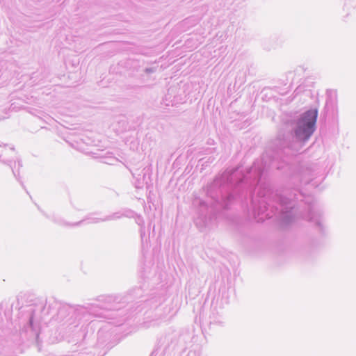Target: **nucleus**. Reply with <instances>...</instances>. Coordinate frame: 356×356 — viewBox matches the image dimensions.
I'll use <instances>...</instances> for the list:
<instances>
[{"instance_id": "1", "label": "nucleus", "mask_w": 356, "mask_h": 356, "mask_svg": "<svg viewBox=\"0 0 356 356\" xmlns=\"http://www.w3.org/2000/svg\"><path fill=\"white\" fill-rule=\"evenodd\" d=\"M317 117L318 109L314 108L289 120L273 142V154H264L245 173L236 167L217 176L207 186V195L213 200L212 207L215 203L226 209L234 200L246 199L248 195L250 210L257 222L277 216L283 224L291 222L295 218V201L302 195L296 188L273 192L270 184L261 180L270 166L282 168L275 165V160L296 154L302 149L316 129Z\"/></svg>"}, {"instance_id": "2", "label": "nucleus", "mask_w": 356, "mask_h": 356, "mask_svg": "<svg viewBox=\"0 0 356 356\" xmlns=\"http://www.w3.org/2000/svg\"><path fill=\"white\" fill-rule=\"evenodd\" d=\"M26 309L24 313L29 314V323L26 328V333L29 336V340L35 343L39 346L40 322L35 316L37 310L43 308V303L34 295H29L26 298Z\"/></svg>"}, {"instance_id": "3", "label": "nucleus", "mask_w": 356, "mask_h": 356, "mask_svg": "<svg viewBox=\"0 0 356 356\" xmlns=\"http://www.w3.org/2000/svg\"><path fill=\"white\" fill-rule=\"evenodd\" d=\"M303 219L314 222L316 226L321 229V214L318 211H316L313 204L307 206V212L301 215Z\"/></svg>"}, {"instance_id": "4", "label": "nucleus", "mask_w": 356, "mask_h": 356, "mask_svg": "<svg viewBox=\"0 0 356 356\" xmlns=\"http://www.w3.org/2000/svg\"><path fill=\"white\" fill-rule=\"evenodd\" d=\"M120 218V215L119 214V213H113L112 215L106 216V217H104L103 218H92L91 217H87L86 219L82 220L81 221H79V222L73 224L72 225L73 226L79 225L83 222H84L86 220H91L90 222L97 223V222H99L113 220H115V219H117V218Z\"/></svg>"}, {"instance_id": "5", "label": "nucleus", "mask_w": 356, "mask_h": 356, "mask_svg": "<svg viewBox=\"0 0 356 356\" xmlns=\"http://www.w3.org/2000/svg\"><path fill=\"white\" fill-rule=\"evenodd\" d=\"M210 218H208L204 213L202 211L200 213L199 217L196 219L195 223L197 226L200 227H205L207 226L209 223Z\"/></svg>"}, {"instance_id": "6", "label": "nucleus", "mask_w": 356, "mask_h": 356, "mask_svg": "<svg viewBox=\"0 0 356 356\" xmlns=\"http://www.w3.org/2000/svg\"><path fill=\"white\" fill-rule=\"evenodd\" d=\"M147 181L145 174L143 173L142 175V178L140 177L138 179L137 182L136 183V187L137 188H142L144 186L145 184H147Z\"/></svg>"}, {"instance_id": "7", "label": "nucleus", "mask_w": 356, "mask_h": 356, "mask_svg": "<svg viewBox=\"0 0 356 356\" xmlns=\"http://www.w3.org/2000/svg\"><path fill=\"white\" fill-rule=\"evenodd\" d=\"M118 161H119L116 157H115L112 155H110V156L104 157L103 162L106 164H108V165H115Z\"/></svg>"}, {"instance_id": "8", "label": "nucleus", "mask_w": 356, "mask_h": 356, "mask_svg": "<svg viewBox=\"0 0 356 356\" xmlns=\"http://www.w3.org/2000/svg\"><path fill=\"white\" fill-rule=\"evenodd\" d=\"M224 325H225V321L222 317L215 318L210 322V326H212V325L213 326H215V325L224 326Z\"/></svg>"}, {"instance_id": "9", "label": "nucleus", "mask_w": 356, "mask_h": 356, "mask_svg": "<svg viewBox=\"0 0 356 356\" xmlns=\"http://www.w3.org/2000/svg\"><path fill=\"white\" fill-rule=\"evenodd\" d=\"M69 308L66 306L60 307L58 311V318L63 320L65 314L67 312Z\"/></svg>"}, {"instance_id": "10", "label": "nucleus", "mask_w": 356, "mask_h": 356, "mask_svg": "<svg viewBox=\"0 0 356 356\" xmlns=\"http://www.w3.org/2000/svg\"><path fill=\"white\" fill-rule=\"evenodd\" d=\"M156 70V67H147L145 69V72L147 73V74H150V73H154L155 72Z\"/></svg>"}, {"instance_id": "11", "label": "nucleus", "mask_w": 356, "mask_h": 356, "mask_svg": "<svg viewBox=\"0 0 356 356\" xmlns=\"http://www.w3.org/2000/svg\"><path fill=\"white\" fill-rule=\"evenodd\" d=\"M199 204L201 206V207L203 209H207V204L203 202V201H201V200H199Z\"/></svg>"}, {"instance_id": "12", "label": "nucleus", "mask_w": 356, "mask_h": 356, "mask_svg": "<svg viewBox=\"0 0 356 356\" xmlns=\"http://www.w3.org/2000/svg\"><path fill=\"white\" fill-rule=\"evenodd\" d=\"M307 172H308V174H309L310 176H314V175H317V173H313V172H312V169L307 170Z\"/></svg>"}, {"instance_id": "13", "label": "nucleus", "mask_w": 356, "mask_h": 356, "mask_svg": "<svg viewBox=\"0 0 356 356\" xmlns=\"http://www.w3.org/2000/svg\"><path fill=\"white\" fill-rule=\"evenodd\" d=\"M309 181H310V180H305V184H308Z\"/></svg>"}]
</instances>
